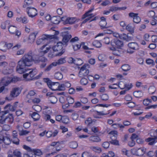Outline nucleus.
I'll list each match as a JSON object with an SVG mask.
<instances>
[{
	"label": "nucleus",
	"mask_w": 157,
	"mask_h": 157,
	"mask_svg": "<svg viewBox=\"0 0 157 157\" xmlns=\"http://www.w3.org/2000/svg\"><path fill=\"white\" fill-rule=\"evenodd\" d=\"M121 152L123 154L125 155L128 157H130L131 156L129 153V151L126 149L123 148L121 150Z\"/></svg>",
	"instance_id": "obj_41"
},
{
	"label": "nucleus",
	"mask_w": 157,
	"mask_h": 157,
	"mask_svg": "<svg viewBox=\"0 0 157 157\" xmlns=\"http://www.w3.org/2000/svg\"><path fill=\"white\" fill-rule=\"evenodd\" d=\"M62 45L63 43L59 42H58L56 45L52 47V49L55 52H58L62 49L61 51L57 55L58 56H61L65 52V50L63 49Z\"/></svg>",
	"instance_id": "obj_6"
},
{
	"label": "nucleus",
	"mask_w": 157,
	"mask_h": 157,
	"mask_svg": "<svg viewBox=\"0 0 157 157\" xmlns=\"http://www.w3.org/2000/svg\"><path fill=\"white\" fill-rule=\"evenodd\" d=\"M106 58V56L104 54H100L98 57V59L100 61H104Z\"/></svg>",
	"instance_id": "obj_50"
},
{
	"label": "nucleus",
	"mask_w": 157,
	"mask_h": 157,
	"mask_svg": "<svg viewBox=\"0 0 157 157\" xmlns=\"http://www.w3.org/2000/svg\"><path fill=\"white\" fill-rule=\"evenodd\" d=\"M109 49L112 51L113 54L115 56H119L121 54V50L117 49L115 47H110Z\"/></svg>",
	"instance_id": "obj_22"
},
{
	"label": "nucleus",
	"mask_w": 157,
	"mask_h": 157,
	"mask_svg": "<svg viewBox=\"0 0 157 157\" xmlns=\"http://www.w3.org/2000/svg\"><path fill=\"white\" fill-rule=\"evenodd\" d=\"M120 38L127 41H129L132 39V37L129 36L128 35H127L124 33L120 35Z\"/></svg>",
	"instance_id": "obj_26"
},
{
	"label": "nucleus",
	"mask_w": 157,
	"mask_h": 157,
	"mask_svg": "<svg viewBox=\"0 0 157 157\" xmlns=\"http://www.w3.org/2000/svg\"><path fill=\"white\" fill-rule=\"evenodd\" d=\"M128 106L130 108H133L134 107L136 106L137 105L135 102H128L127 103Z\"/></svg>",
	"instance_id": "obj_58"
},
{
	"label": "nucleus",
	"mask_w": 157,
	"mask_h": 157,
	"mask_svg": "<svg viewBox=\"0 0 157 157\" xmlns=\"http://www.w3.org/2000/svg\"><path fill=\"white\" fill-rule=\"evenodd\" d=\"M128 46L129 48L132 50L130 51H128V52L130 54L133 53L135 51L138 50L139 49V46L138 44L136 42H131L128 44Z\"/></svg>",
	"instance_id": "obj_11"
},
{
	"label": "nucleus",
	"mask_w": 157,
	"mask_h": 157,
	"mask_svg": "<svg viewBox=\"0 0 157 157\" xmlns=\"http://www.w3.org/2000/svg\"><path fill=\"white\" fill-rule=\"evenodd\" d=\"M75 61V64L77 65H80L83 63L82 60L80 59H76Z\"/></svg>",
	"instance_id": "obj_52"
},
{
	"label": "nucleus",
	"mask_w": 157,
	"mask_h": 157,
	"mask_svg": "<svg viewBox=\"0 0 157 157\" xmlns=\"http://www.w3.org/2000/svg\"><path fill=\"white\" fill-rule=\"evenodd\" d=\"M94 16L93 13H91L87 11L83 15L82 17L83 19H85L86 18H89L90 19L91 18L93 17Z\"/></svg>",
	"instance_id": "obj_32"
},
{
	"label": "nucleus",
	"mask_w": 157,
	"mask_h": 157,
	"mask_svg": "<svg viewBox=\"0 0 157 157\" xmlns=\"http://www.w3.org/2000/svg\"><path fill=\"white\" fill-rule=\"evenodd\" d=\"M36 94V92L33 90L30 91L26 95V98H30L33 96H34Z\"/></svg>",
	"instance_id": "obj_42"
},
{
	"label": "nucleus",
	"mask_w": 157,
	"mask_h": 157,
	"mask_svg": "<svg viewBox=\"0 0 157 157\" xmlns=\"http://www.w3.org/2000/svg\"><path fill=\"white\" fill-rule=\"evenodd\" d=\"M13 67L10 66L4 68L2 70V73L5 75L11 74L13 72Z\"/></svg>",
	"instance_id": "obj_20"
},
{
	"label": "nucleus",
	"mask_w": 157,
	"mask_h": 157,
	"mask_svg": "<svg viewBox=\"0 0 157 157\" xmlns=\"http://www.w3.org/2000/svg\"><path fill=\"white\" fill-rule=\"evenodd\" d=\"M90 66L88 64H85L81 67L80 69L78 74V76L80 77H82L86 76L89 73V69Z\"/></svg>",
	"instance_id": "obj_5"
},
{
	"label": "nucleus",
	"mask_w": 157,
	"mask_h": 157,
	"mask_svg": "<svg viewBox=\"0 0 157 157\" xmlns=\"http://www.w3.org/2000/svg\"><path fill=\"white\" fill-rule=\"evenodd\" d=\"M55 78L58 80H61L63 78V75L60 72L56 73L54 75Z\"/></svg>",
	"instance_id": "obj_40"
},
{
	"label": "nucleus",
	"mask_w": 157,
	"mask_h": 157,
	"mask_svg": "<svg viewBox=\"0 0 157 157\" xmlns=\"http://www.w3.org/2000/svg\"><path fill=\"white\" fill-rule=\"evenodd\" d=\"M13 46V44L6 42H2L0 43V50L3 52H6L8 49H10Z\"/></svg>",
	"instance_id": "obj_9"
},
{
	"label": "nucleus",
	"mask_w": 157,
	"mask_h": 157,
	"mask_svg": "<svg viewBox=\"0 0 157 157\" xmlns=\"http://www.w3.org/2000/svg\"><path fill=\"white\" fill-rule=\"evenodd\" d=\"M11 82V78L5 77L2 79V82L4 84V86H7Z\"/></svg>",
	"instance_id": "obj_23"
},
{
	"label": "nucleus",
	"mask_w": 157,
	"mask_h": 157,
	"mask_svg": "<svg viewBox=\"0 0 157 157\" xmlns=\"http://www.w3.org/2000/svg\"><path fill=\"white\" fill-rule=\"evenodd\" d=\"M10 24V21H6L2 23L1 27L3 29H5L6 27Z\"/></svg>",
	"instance_id": "obj_39"
},
{
	"label": "nucleus",
	"mask_w": 157,
	"mask_h": 157,
	"mask_svg": "<svg viewBox=\"0 0 157 157\" xmlns=\"http://www.w3.org/2000/svg\"><path fill=\"white\" fill-rule=\"evenodd\" d=\"M118 86L121 89L125 88L127 90H129L132 87V83L127 84L126 83L123 81H121L119 83Z\"/></svg>",
	"instance_id": "obj_14"
},
{
	"label": "nucleus",
	"mask_w": 157,
	"mask_h": 157,
	"mask_svg": "<svg viewBox=\"0 0 157 157\" xmlns=\"http://www.w3.org/2000/svg\"><path fill=\"white\" fill-rule=\"evenodd\" d=\"M117 132L116 131H112L110 132L109 134L111 135L113 137H114L116 138L117 136Z\"/></svg>",
	"instance_id": "obj_63"
},
{
	"label": "nucleus",
	"mask_w": 157,
	"mask_h": 157,
	"mask_svg": "<svg viewBox=\"0 0 157 157\" xmlns=\"http://www.w3.org/2000/svg\"><path fill=\"white\" fill-rule=\"evenodd\" d=\"M21 90L18 87H14L10 91V96L11 98L17 97L20 94Z\"/></svg>",
	"instance_id": "obj_12"
},
{
	"label": "nucleus",
	"mask_w": 157,
	"mask_h": 157,
	"mask_svg": "<svg viewBox=\"0 0 157 157\" xmlns=\"http://www.w3.org/2000/svg\"><path fill=\"white\" fill-rule=\"evenodd\" d=\"M126 29L130 32L133 33L134 27L131 24H129L126 26Z\"/></svg>",
	"instance_id": "obj_37"
},
{
	"label": "nucleus",
	"mask_w": 157,
	"mask_h": 157,
	"mask_svg": "<svg viewBox=\"0 0 157 157\" xmlns=\"http://www.w3.org/2000/svg\"><path fill=\"white\" fill-rule=\"evenodd\" d=\"M156 132L157 133V128ZM146 141L147 142H149V145H153L155 142H157V136H155L154 138H148L146 140Z\"/></svg>",
	"instance_id": "obj_21"
},
{
	"label": "nucleus",
	"mask_w": 157,
	"mask_h": 157,
	"mask_svg": "<svg viewBox=\"0 0 157 157\" xmlns=\"http://www.w3.org/2000/svg\"><path fill=\"white\" fill-rule=\"evenodd\" d=\"M23 77L24 78L26 79L27 81H30L32 80V78L31 77V75L29 73H26L23 75Z\"/></svg>",
	"instance_id": "obj_45"
},
{
	"label": "nucleus",
	"mask_w": 157,
	"mask_h": 157,
	"mask_svg": "<svg viewBox=\"0 0 157 157\" xmlns=\"http://www.w3.org/2000/svg\"><path fill=\"white\" fill-rule=\"evenodd\" d=\"M3 142L6 144L9 145L10 143V140L8 137H4V138L3 140Z\"/></svg>",
	"instance_id": "obj_59"
},
{
	"label": "nucleus",
	"mask_w": 157,
	"mask_h": 157,
	"mask_svg": "<svg viewBox=\"0 0 157 157\" xmlns=\"http://www.w3.org/2000/svg\"><path fill=\"white\" fill-rule=\"evenodd\" d=\"M4 124L2 128L4 130L6 131H8L10 129V126L9 124Z\"/></svg>",
	"instance_id": "obj_62"
},
{
	"label": "nucleus",
	"mask_w": 157,
	"mask_h": 157,
	"mask_svg": "<svg viewBox=\"0 0 157 157\" xmlns=\"http://www.w3.org/2000/svg\"><path fill=\"white\" fill-rule=\"evenodd\" d=\"M30 114L34 121H37L40 118V115L37 113L34 112L32 114Z\"/></svg>",
	"instance_id": "obj_31"
},
{
	"label": "nucleus",
	"mask_w": 157,
	"mask_h": 157,
	"mask_svg": "<svg viewBox=\"0 0 157 157\" xmlns=\"http://www.w3.org/2000/svg\"><path fill=\"white\" fill-rule=\"evenodd\" d=\"M151 102V100L147 98L144 100L143 104L146 106H147Z\"/></svg>",
	"instance_id": "obj_56"
},
{
	"label": "nucleus",
	"mask_w": 157,
	"mask_h": 157,
	"mask_svg": "<svg viewBox=\"0 0 157 157\" xmlns=\"http://www.w3.org/2000/svg\"><path fill=\"white\" fill-rule=\"evenodd\" d=\"M90 148L93 151L98 153H100L102 151L101 149L97 146H91L90 147Z\"/></svg>",
	"instance_id": "obj_27"
},
{
	"label": "nucleus",
	"mask_w": 157,
	"mask_h": 157,
	"mask_svg": "<svg viewBox=\"0 0 157 157\" xmlns=\"http://www.w3.org/2000/svg\"><path fill=\"white\" fill-rule=\"evenodd\" d=\"M32 155V157H41L40 156L42 155V153L40 150L36 149H33Z\"/></svg>",
	"instance_id": "obj_19"
},
{
	"label": "nucleus",
	"mask_w": 157,
	"mask_h": 157,
	"mask_svg": "<svg viewBox=\"0 0 157 157\" xmlns=\"http://www.w3.org/2000/svg\"><path fill=\"white\" fill-rule=\"evenodd\" d=\"M30 74L31 77L32 78V79H33L34 76L36 74V71L35 68L31 70L29 72Z\"/></svg>",
	"instance_id": "obj_49"
},
{
	"label": "nucleus",
	"mask_w": 157,
	"mask_h": 157,
	"mask_svg": "<svg viewBox=\"0 0 157 157\" xmlns=\"http://www.w3.org/2000/svg\"><path fill=\"white\" fill-rule=\"evenodd\" d=\"M106 113H105L103 111L98 112L97 111L95 112V114L94 115V116L95 118H99L100 117L98 116H103L106 115Z\"/></svg>",
	"instance_id": "obj_28"
},
{
	"label": "nucleus",
	"mask_w": 157,
	"mask_h": 157,
	"mask_svg": "<svg viewBox=\"0 0 157 157\" xmlns=\"http://www.w3.org/2000/svg\"><path fill=\"white\" fill-rule=\"evenodd\" d=\"M26 11L29 16L31 18L35 17L37 14V10L32 7H27L26 8Z\"/></svg>",
	"instance_id": "obj_8"
},
{
	"label": "nucleus",
	"mask_w": 157,
	"mask_h": 157,
	"mask_svg": "<svg viewBox=\"0 0 157 157\" xmlns=\"http://www.w3.org/2000/svg\"><path fill=\"white\" fill-rule=\"evenodd\" d=\"M66 62V60L65 58H61L57 60L56 62H54V63H55L56 66L57 65H60Z\"/></svg>",
	"instance_id": "obj_36"
},
{
	"label": "nucleus",
	"mask_w": 157,
	"mask_h": 157,
	"mask_svg": "<svg viewBox=\"0 0 157 157\" xmlns=\"http://www.w3.org/2000/svg\"><path fill=\"white\" fill-rule=\"evenodd\" d=\"M82 157H90L91 155L90 153L85 151L82 153Z\"/></svg>",
	"instance_id": "obj_64"
},
{
	"label": "nucleus",
	"mask_w": 157,
	"mask_h": 157,
	"mask_svg": "<svg viewBox=\"0 0 157 157\" xmlns=\"http://www.w3.org/2000/svg\"><path fill=\"white\" fill-rule=\"evenodd\" d=\"M50 37V35L44 34L41 38L37 39L36 41V44L37 45H41L45 43L47 39Z\"/></svg>",
	"instance_id": "obj_13"
},
{
	"label": "nucleus",
	"mask_w": 157,
	"mask_h": 157,
	"mask_svg": "<svg viewBox=\"0 0 157 157\" xmlns=\"http://www.w3.org/2000/svg\"><path fill=\"white\" fill-rule=\"evenodd\" d=\"M93 122L91 118L89 117L85 121V124L88 126H90Z\"/></svg>",
	"instance_id": "obj_54"
},
{
	"label": "nucleus",
	"mask_w": 157,
	"mask_h": 157,
	"mask_svg": "<svg viewBox=\"0 0 157 157\" xmlns=\"http://www.w3.org/2000/svg\"><path fill=\"white\" fill-rule=\"evenodd\" d=\"M25 3L23 5V7L24 8H26L27 6L32 5L33 3V0H25Z\"/></svg>",
	"instance_id": "obj_34"
},
{
	"label": "nucleus",
	"mask_w": 157,
	"mask_h": 157,
	"mask_svg": "<svg viewBox=\"0 0 157 157\" xmlns=\"http://www.w3.org/2000/svg\"><path fill=\"white\" fill-rule=\"evenodd\" d=\"M59 18L57 16H54L51 18V20L52 23L54 24H58L59 22Z\"/></svg>",
	"instance_id": "obj_33"
},
{
	"label": "nucleus",
	"mask_w": 157,
	"mask_h": 157,
	"mask_svg": "<svg viewBox=\"0 0 157 157\" xmlns=\"http://www.w3.org/2000/svg\"><path fill=\"white\" fill-rule=\"evenodd\" d=\"M69 144V147L73 149L76 148L78 146L77 143L75 141H72L70 142Z\"/></svg>",
	"instance_id": "obj_35"
},
{
	"label": "nucleus",
	"mask_w": 157,
	"mask_h": 157,
	"mask_svg": "<svg viewBox=\"0 0 157 157\" xmlns=\"http://www.w3.org/2000/svg\"><path fill=\"white\" fill-rule=\"evenodd\" d=\"M13 121V117L12 114L7 115L6 111L4 112L0 116V123L1 124H12Z\"/></svg>",
	"instance_id": "obj_2"
},
{
	"label": "nucleus",
	"mask_w": 157,
	"mask_h": 157,
	"mask_svg": "<svg viewBox=\"0 0 157 157\" xmlns=\"http://www.w3.org/2000/svg\"><path fill=\"white\" fill-rule=\"evenodd\" d=\"M89 140L92 142H98L101 141V139L98 136H91L89 139Z\"/></svg>",
	"instance_id": "obj_29"
},
{
	"label": "nucleus",
	"mask_w": 157,
	"mask_h": 157,
	"mask_svg": "<svg viewBox=\"0 0 157 157\" xmlns=\"http://www.w3.org/2000/svg\"><path fill=\"white\" fill-rule=\"evenodd\" d=\"M121 68L124 71H127L130 70V66L127 64H124L121 66Z\"/></svg>",
	"instance_id": "obj_44"
},
{
	"label": "nucleus",
	"mask_w": 157,
	"mask_h": 157,
	"mask_svg": "<svg viewBox=\"0 0 157 157\" xmlns=\"http://www.w3.org/2000/svg\"><path fill=\"white\" fill-rule=\"evenodd\" d=\"M47 46V44H44L39 49L38 55L34 53L32 51L25 54L17 63V72L20 74L24 73L27 71L26 67L31 66L33 62L35 63H39L40 61L43 62L40 67L41 68L44 67L46 65L45 62L47 59L44 57L40 58V57L47 53L51 48L49 47H46Z\"/></svg>",
	"instance_id": "obj_1"
},
{
	"label": "nucleus",
	"mask_w": 157,
	"mask_h": 157,
	"mask_svg": "<svg viewBox=\"0 0 157 157\" xmlns=\"http://www.w3.org/2000/svg\"><path fill=\"white\" fill-rule=\"evenodd\" d=\"M67 100L69 104H72L74 102V98L71 97H67Z\"/></svg>",
	"instance_id": "obj_61"
},
{
	"label": "nucleus",
	"mask_w": 157,
	"mask_h": 157,
	"mask_svg": "<svg viewBox=\"0 0 157 157\" xmlns=\"http://www.w3.org/2000/svg\"><path fill=\"white\" fill-rule=\"evenodd\" d=\"M8 30L11 34H14L19 37L21 34V32L17 29V28L14 26H10L8 28Z\"/></svg>",
	"instance_id": "obj_10"
},
{
	"label": "nucleus",
	"mask_w": 157,
	"mask_h": 157,
	"mask_svg": "<svg viewBox=\"0 0 157 157\" xmlns=\"http://www.w3.org/2000/svg\"><path fill=\"white\" fill-rule=\"evenodd\" d=\"M101 21L99 22V25L101 29H104L108 28L107 25V22L106 19L104 17H102L101 18Z\"/></svg>",
	"instance_id": "obj_18"
},
{
	"label": "nucleus",
	"mask_w": 157,
	"mask_h": 157,
	"mask_svg": "<svg viewBox=\"0 0 157 157\" xmlns=\"http://www.w3.org/2000/svg\"><path fill=\"white\" fill-rule=\"evenodd\" d=\"M67 31L66 32H63L62 33L63 36L62 39L63 43H62L63 44H66L71 37V35L67 33Z\"/></svg>",
	"instance_id": "obj_16"
},
{
	"label": "nucleus",
	"mask_w": 157,
	"mask_h": 157,
	"mask_svg": "<svg viewBox=\"0 0 157 157\" xmlns=\"http://www.w3.org/2000/svg\"><path fill=\"white\" fill-rule=\"evenodd\" d=\"M149 93L150 94H153L156 91V89L155 86H150L148 89Z\"/></svg>",
	"instance_id": "obj_46"
},
{
	"label": "nucleus",
	"mask_w": 157,
	"mask_h": 157,
	"mask_svg": "<svg viewBox=\"0 0 157 157\" xmlns=\"http://www.w3.org/2000/svg\"><path fill=\"white\" fill-rule=\"evenodd\" d=\"M133 95L135 97L139 98L143 95V93L141 91H136L133 92Z\"/></svg>",
	"instance_id": "obj_38"
},
{
	"label": "nucleus",
	"mask_w": 157,
	"mask_h": 157,
	"mask_svg": "<svg viewBox=\"0 0 157 157\" xmlns=\"http://www.w3.org/2000/svg\"><path fill=\"white\" fill-rule=\"evenodd\" d=\"M38 33L37 32H35L33 33H32L29 36V42L31 43H33L35 40L36 36L37 35Z\"/></svg>",
	"instance_id": "obj_24"
},
{
	"label": "nucleus",
	"mask_w": 157,
	"mask_h": 157,
	"mask_svg": "<svg viewBox=\"0 0 157 157\" xmlns=\"http://www.w3.org/2000/svg\"><path fill=\"white\" fill-rule=\"evenodd\" d=\"M126 9V7H118L115 6H111L109 8L111 12H115L118 10H124Z\"/></svg>",
	"instance_id": "obj_25"
},
{
	"label": "nucleus",
	"mask_w": 157,
	"mask_h": 157,
	"mask_svg": "<svg viewBox=\"0 0 157 157\" xmlns=\"http://www.w3.org/2000/svg\"><path fill=\"white\" fill-rule=\"evenodd\" d=\"M138 13H130L128 15L129 17L133 18V21L136 23H138L140 21V18L138 16Z\"/></svg>",
	"instance_id": "obj_15"
},
{
	"label": "nucleus",
	"mask_w": 157,
	"mask_h": 157,
	"mask_svg": "<svg viewBox=\"0 0 157 157\" xmlns=\"http://www.w3.org/2000/svg\"><path fill=\"white\" fill-rule=\"evenodd\" d=\"M111 44L112 46L117 47L119 49L123 46L122 41L118 40H114L113 42L111 43Z\"/></svg>",
	"instance_id": "obj_17"
},
{
	"label": "nucleus",
	"mask_w": 157,
	"mask_h": 157,
	"mask_svg": "<svg viewBox=\"0 0 157 157\" xmlns=\"http://www.w3.org/2000/svg\"><path fill=\"white\" fill-rule=\"evenodd\" d=\"M88 80L85 78H82L80 80V83L82 85H85L88 83Z\"/></svg>",
	"instance_id": "obj_60"
},
{
	"label": "nucleus",
	"mask_w": 157,
	"mask_h": 157,
	"mask_svg": "<svg viewBox=\"0 0 157 157\" xmlns=\"http://www.w3.org/2000/svg\"><path fill=\"white\" fill-rule=\"evenodd\" d=\"M100 97L102 100L104 101H107L109 98L108 95L106 94H103L100 95Z\"/></svg>",
	"instance_id": "obj_47"
},
{
	"label": "nucleus",
	"mask_w": 157,
	"mask_h": 157,
	"mask_svg": "<svg viewBox=\"0 0 157 157\" xmlns=\"http://www.w3.org/2000/svg\"><path fill=\"white\" fill-rule=\"evenodd\" d=\"M62 21L63 22L64 24L72 25L74 24L77 21V19L75 17H69L66 16L62 17L61 18Z\"/></svg>",
	"instance_id": "obj_7"
},
{
	"label": "nucleus",
	"mask_w": 157,
	"mask_h": 157,
	"mask_svg": "<svg viewBox=\"0 0 157 157\" xmlns=\"http://www.w3.org/2000/svg\"><path fill=\"white\" fill-rule=\"evenodd\" d=\"M69 121V118L67 116H63L62 117L61 122L64 123H68Z\"/></svg>",
	"instance_id": "obj_55"
},
{
	"label": "nucleus",
	"mask_w": 157,
	"mask_h": 157,
	"mask_svg": "<svg viewBox=\"0 0 157 157\" xmlns=\"http://www.w3.org/2000/svg\"><path fill=\"white\" fill-rule=\"evenodd\" d=\"M33 109L37 112L41 111V108L40 106L38 105H35L33 106Z\"/></svg>",
	"instance_id": "obj_51"
},
{
	"label": "nucleus",
	"mask_w": 157,
	"mask_h": 157,
	"mask_svg": "<svg viewBox=\"0 0 157 157\" xmlns=\"http://www.w3.org/2000/svg\"><path fill=\"white\" fill-rule=\"evenodd\" d=\"M5 109H8L12 111H14L15 110L13 105H11L10 104H8L6 105L5 107Z\"/></svg>",
	"instance_id": "obj_53"
},
{
	"label": "nucleus",
	"mask_w": 157,
	"mask_h": 157,
	"mask_svg": "<svg viewBox=\"0 0 157 157\" xmlns=\"http://www.w3.org/2000/svg\"><path fill=\"white\" fill-rule=\"evenodd\" d=\"M93 44L94 46L98 48H99L101 46V43L97 40L94 41L93 43Z\"/></svg>",
	"instance_id": "obj_43"
},
{
	"label": "nucleus",
	"mask_w": 157,
	"mask_h": 157,
	"mask_svg": "<svg viewBox=\"0 0 157 157\" xmlns=\"http://www.w3.org/2000/svg\"><path fill=\"white\" fill-rule=\"evenodd\" d=\"M48 99L51 103L52 104H55L57 101V98L55 96L51 95L49 96Z\"/></svg>",
	"instance_id": "obj_30"
},
{
	"label": "nucleus",
	"mask_w": 157,
	"mask_h": 157,
	"mask_svg": "<svg viewBox=\"0 0 157 157\" xmlns=\"http://www.w3.org/2000/svg\"><path fill=\"white\" fill-rule=\"evenodd\" d=\"M43 80L44 82L47 83L49 87L52 90H58L59 87V84L58 82H53L48 78H44Z\"/></svg>",
	"instance_id": "obj_4"
},
{
	"label": "nucleus",
	"mask_w": 157,
	"mask_h": 157,
	"mask_svg": "<svg viewBox=\"0 0 157 157\" xmlns=\"http://www.w3.org/2000/svg\"><path fill=\"white\" fill-rule=\"evenodd\" d=\"M146 149L144 147L134 148L131 150V154L137 156H142L146 153Z\"/></svg>",
	"instance_id": "obj_3"
},
{
	"label": "nucleus",
	"mask_w": 157,
	"mask_h": 157,
	"mask_svg": "<svg viewBox=\"0 0 157 157\" xmlns=\"http://www.w3.org/2000/svg\"><path fill=\"white\" fill-rule=\"evenodd\" d=\"M7 66H8V63L4 61L0 63V66L3 69L6 68V67Z\"/></svg>",
	"instance_id": "obj_57"
},
{
	"label": "nucleus",
	"mask_w": 157,
	"mask_h": 157,
	"mask_svg": "<svg viewBox=\"0 0 157 157\" xmlns=\"http://www.w3.org/2000/svg\"><path fill=\"white\" fill-rule=\"evenodd\" d=\"M53 66H56V64L55 63H54V62L52 63L51 64L48 66L45 69L44 71L46 72L49 71L52 67Z\"/></svg>",
	"instance_id": "obj_48"
}]
</instances>
